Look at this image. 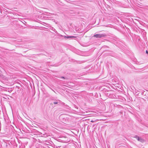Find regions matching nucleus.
Instances as JSON below:
<instances>
[{"instance_id": "obj_4", "label": "nucleus", "mask_w": 148, "mask_h": 148, "mask_svg": "<svg viewBox=\"0 0 148 148\" xmlns=\"http://www.w3.org/2000/svg\"><path fill=\"white\" fill-rule=\"evenodd\" d=\"M61 78H62V79H65V78H64V77H61Z\"/></svg>"}, {"instance_id": "obj_6", "label": "nucleus", "mask_w": 148, "mask_h": 148, "mask_svg": "<svg viewBox=\"0 0 148 148\" xmlns=\"http://www.w3.org/2000/svg\"><path fill=\"white\" fill-rule=\"evenodd\" d=\"M54 104H57V102H54Z\"/></svg>"}, {"instance_id": "obj_5", "label": "nucleus", "mask_w": 148, "mask_h": 148, "mask_svg": "<svg viewBox=\"0 0 148 148\" xmlns=\"http://www.w3.org/2000/svg\"><path fill=\"white\" fill-rule=\"evenodd\" d=\"M146 52L147 53H148V51L147 50H146Z\"/></svg>"}, {"instance_id": "obj_7", "label": "nucleus", "mask_w": 148, "mask_h": 148, "mask_svg": "<svg viewBox=\"0 0 148 148\" xmlns=\"http://www.w3.org/2000/svg\"><path fill=\"white\" fill-rule=\"evenodd\" d=\"M91 121V122H94V121H92V120Z\"/></svg>"}, {"instance_id": "obj_2", "label": "nucleus", "mask_w": 148, "mask_h": 148, "mask_svg": "<svg viewBox=\"0 0 148 148\" xmlns=\"http://www.w3.org/2000/svg\"><path fill=\"white\" fill-rule=\"evenodd\" d=\"M137 139L138 141H140L142 142L144 140L143 139L140 138L139 137H138Z\"/></svg>"}, {"instance_id": "obj_1", "label": "nucleus", "mask_w": 148, "mask_h": 148, "mask_svg": "<svg viewBox=\"0 0 148 148\" xmlns=\"http://www.w3.org/2000/svg\"><path fill=\"white\" fill-rule=\"evenodd\" d=\"M94 36L96 38H100L105 36L106 35L104 34H97L95 35Z\"/></svg>"}, {"instance_id": "obj_3", "label": "nucleus", "mask_w": 148, "mask_h": 148, "mask_svg": "<svg viewBox=\"0 0 148 148\" xmlns=\"http://www.w3.org/2000/svg\"><path fill=\"white\" fill-rule=\"evenodd\" d=\"M71 37L75 38V37L74 36H67V37H66V38H71Z\"/></svg>"}]
</instances>
